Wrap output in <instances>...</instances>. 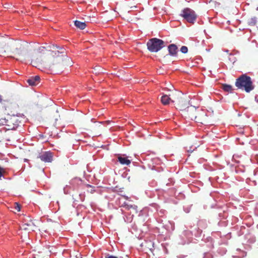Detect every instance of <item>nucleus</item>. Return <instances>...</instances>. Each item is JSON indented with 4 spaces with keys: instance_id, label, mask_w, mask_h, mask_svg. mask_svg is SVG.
I'll return each instance as SVG.
<instances>
[{
    "instance_id": "nucleus-1",
    "label": "nucleus",
    "mask_w": 258,
    "mask_h": 258,
    "mask_svg": "<svg viewBox=\"0 0 258 258\" xmlns=\"http://www.w3.org/2000/svg\"><path fill=\"white\" fill-rule=\"evenodd\" d=\"M182 111L186 117L202 124L207 123V116L206 111L204 110H198L194 106H186Z\"/></svg>"
},
{
    "instance_id": "nucleus-2",
    "label": "nucleus",
    "mask_w": 258,
    "mask_h": 258,
    "mask_svg": "<svg viewBox=\"0 0 258 258\" xmlns=\"http://www.w3.org/2000/svg\"><path fill=\"white\" fill-rule=\"evenodd\" d=\"M161 101L164 105H168L170 101L176 103L177 108L180 110H183L184 107L188 105L187 102L182 98L181 93L177 91L169 95H163Z\"/></svg>"
},
{
    "instance_id": "nucleus-3",
    "label": "nucleus",
    "mask_w": 258,
    "mask_h": 258,
    "mask_svg": "<svg viewBox=\"0 0 258 258\" xmlns=\"http://www.w3.org/2000/svg\"><path fill=\"white\" fill-rule=\"evenodd\" d=\"M28 47V45L26 43L12 40L8 51V55L10 54V56L13 57H23L25 55Z\"/></svg>"
},
{
    "instance_id": "nucleus-4",
    "label": "nucleus",
    "mask_w": 258,
    "mask_h": 258,
    "mask_svg": "<svg viewBox=\"0 0 258 258\" xmlns=\"http://www.w3.org/2000/svg\"><path fill=\"white\" fill-rule=\"evenodd\" d=\"M235 86L238 89L245 91L249 93L254 88L251 79L246 74H243L238 77L235 83Z\"/></svg>"
},
{
    "instance_id": "nucleus-5",
    "label": "nucleus",
    "mask_w": 258,
    "mask_h": 258,
    "mask_svg": "<svg viewBox=\"0 0 258 258\" xmlns=\"http://www.w3.org/2000/svg\"><path fill=\"white\" fill-rule=\"evenodd\" d=\"M148 49L152 52H157L165 46L164 42L160 39L153 38L147 43Z\"/></svg>"
},
{
    "instance_id": "nucleus-6",
    "label": "nucleus",
    "mask_w": 258,
    "mask_h": 258,
    "mask_svg": "<svg viewBox=\"0 0 258 258\" xmlns=\"http://www.w3.org/2000/svg\"><path fill=\"white\" fill-rule=\"evenodd\" d=\"M12 41L4 36H0V55H8Z\"/></svg>"
},
{
    "instance_id": "nucleus-7",
    "label": "nucleus",
    "mask_w": 258,
    "mask_h": 258,
    "mask_svg": "<svg viewBox=\"0 0 258 258\" xmlns=\"http://www.w3.org/2000/svg\"><path fill=\"white\" fill-rule=\"evenodd\" d=\"M181 16L188 22L194 23L197 18L195 11L190 8H185L182 11Z\"/></svg>"
},
{
    "instance_id": "nucleus-8",
    "label": "nucleus",
    "mask_w": 258,
    "mask_h": 258,
    "mask_svg": "<svg viewBox=\"0 0 258 258\" xmlns=\"http://www.w3.org/2000/svg\"><path fill=\"white\" fill-rule=\"evenodd\" d=\"M54 50L50 51V54L53 57H56V63L53 62L52 65H54L57 63H59L63 60V57L65 55L63 54L64 52V49L63 48H60L58 50V47H53Z\"/></svg>"
},
{
    "instance_id": "nucleus-9",
    "label": "nucleus",
    "mask_w": 258,
    "mask_h": 258,
    "mask_svg": "<svg viewBox=\"0 0 258 258\" xmlns=\"http://www.w3.org/2000/svg\"><path fill=\"white\" fill-rule=\"evenodd\" d=\"M36 225L31 220L29 221L25 220L23 224L21 226V228L22 230L28 231V232L34 231Z\"/></svg>"
},
{
    "instance_id": "nucleus-10",
    "label": "nucleus",
    "mask_w": 258,
    "mask_h": 258,
    "mask_svg": "<svg viewBox=\"0 0 258 258\" xmlns=\"http://www.w3.org/2000/svg\"><path fill=\"white\" fill-rule=\"evenodd\" d=\"M41 160L45 162H51L52 160L53 155L52 153L50 152H46L39 156Z\"/></svg>"
},
{
    "instance_id": "nucleus-11",
    "label": "nucleus",
    "mask_w": 258,
    "mask_h": 258,
    "mask_svg": "<svg viewBox=\"0 0 258 258\" xmlns=\"http://www.w3.org/2000/svg\"><path fill=\"white\" fill-rule=\"evenodd\" d=\"M168 50L170 55L176 56L178 52V47L174 44H170L168 46Z\"/></svg>"
},
{
    "instance_id": "nucleus-12",
    "label": "nucleus",
    "mask_w": 258,
    "mask_h": 258,
    "mask_svg": "<svg viewBox=\"0 0 258 258\" xmlns=\"http://www.w3.org/2000/svg\"><path fill=\"white\" fill-rule=\"evenodd\" d=\"M27 82L30 86H36L40 82V77L38 76L31 77L27 80Z\"/></svg>"
},
{
    "instance_id": "nucleus-13",
    "label": "nucleus",
    "mask_w": 258,
    "mask_h": 258,
    "mask_svg": "<svg viewBox=\"0 0 258 258\" xmlns=\"http://www.w3.org/2000/svg\"><path fill=\"white\" fill-rule=\"evenodd\" d=\"M121 207L125 208L126 210H129L132 209L135 212V213H137L138 212V207L135 205H129L126 202H124L121 206Z\"/></svg>"
},
{
    "instance_id": "nucleus-14",
    "label": "nucleus",
    "mask_w": 258,
    "mask_h": 258,
    "mask_svg": "<svg viewBox=\"0 0 258 258\" xmlns=\"http://www.w3.org/2000/svg\"><path fill=\"white\" fill-rule=\"evenodd\" d=\"M117 161L122 165H128L131 164V161L126 157H123L121 156H118L117 157Z\"/></svg>"
},
{
    "instance_id": "nucleus-15",
    "label": "nucleus",
    "mask_w": 258,
    "mask_h": 258,
    "mask_svg": "<svg viewBox=\"0 0 258 258\" xmlns=\"http://www.w3.org/2000/svg\"><path fill=\"white\" fill-rule=\"evenodd\" d=\"M75 26L81 30H83L86 27V24L80 21L76 20L74 21Z\"/></svg>"
},
{
    "instance_id": "nucleus-16",
    "label": "nucleus",
    "mask_w": 258,
    "mask_h": 258,
    "mask_svg": "<svg viewBox=\"0 0 258 258\" xmlns=\"http://www.w3.org/2000/svg\"><path fill=\"white\" fill-rule=\"evenodd\" d=\"M222 89L225 92H230V93H231L233 90V89L232 88V86L230 85H227V84H223L222 85Z\"/></svg>"
},
{
    "instance_id": "nucleus-17",
    "label": "nucleus",
    "mask_w": 258,
    "mask_h": 258,
    "mask_svg": "<svg viewBox=\"0 0 258 258\" xmlns=\"http://www.w3.org/2000/svg\"><path fill=\"white\" fill-rule=\"evenodd\" d=\"M256 22H257V19H256V18L255 17H251L250 18H249L247 20V23H248V25L251 26H253L255 25L256 24Z\"/></svg>"
},
{
    "instance_id": "nucleus-18",
    "label": "nucleus",
    "mask_w": 258,
    "mask_h": 258,
    "mask_svg": "<svg viewBox=\"0 0 258 258\" xmlns=\"http://www.w3.org/2000/svg\"><path fill=\"white\" fill-rule=\"evenodd\" d=\"M8 120L6 119L5 118H1L0 119V126L2 125H7L9 126V124H8Z\"/></svg>"
},
{
    "instance_id": "nucleus-19",
    "label": "nucleus",
    "mask_w": 258,
    "mask_h": 258,
    "mask_svg": "<svg viewBox=\"0 0 258 258\" xmlns=\"http://www.w3.org/2000/svg\"><path fill=\"white\" fill-rule=\"evenodd\" d=\"M180 51L183 53H186L188 51V48L185 46H182L180 48Z\"/></svg>"
},
{
    "instance_id": "nucleus-20",
    "label": "nucleus",
    "mask_w": 258,
    "mask_h": 258,
    "mask_svg": "<svg viewBox=\"0 0 258 258\" xmlns=\"http://www.w3.org/2000/svg\"><path fill=\"white\" fill-rule=\"evenodd\" d=\"M14 208L17 212H19L21 210V206L18 203H15L14 204Z\"/></svg>"
},
{
    "instance_id": "nucleus-21",
    "label": "nucleus",
    "mask_w": 258,
    "mask_h": 258,
    "mask_svg": "<svg viewBox=\"0 0 258 258\" xmlns=\"http://www.w3.org/2000/svg\"><path fill=\"white\" fill-rule=\"evenodd\" d=\"M105 258H118L117 257L113 255L107 254L105 256Z\"/></svg>"
},
{
    "instance_id": "nucleus-22",
    "label": "nucleus",
    "mask_w": 258,
    "mask_h": 258,
    "mask_svg": "<svg viewBox=\"0 0 258 258\" xmlns=\"http://www.w3.org/2000/svg\"><path fill=\"white\" fill-rule=\"evenodd\" d=\"M2 96L0 95V103L2 102Z\"/></svg>"
},
{
    "instance_id": "nucleus-23",
    "label": "nucleus",
    "mask_w": 258,
    "mask_h": 258,
    "mask_svg": "<svg viewBox=\"0 0 258 258\" xmlns=\"http://www.w3.org/2000/svg\"><path fill=\"white\" fill-rule=\"evenodd\" d=\"M72 182H74V179H73L72 180Z\"/></svg>"
}]
</instances>
